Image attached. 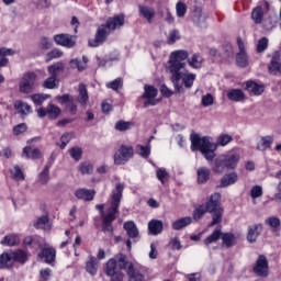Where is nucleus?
<instances>
[{"label":"nucleus","mask_w":281,"mask_h":281,"mask_svg":"<svg viewBox=\"0 0 281 281\" xmlns=\"http://www.w3.org/2000/svg\"><path fill=\"white\" fill-rule=\"evenodd\" d=\"M135 124L131 121H119L115 123L114 128L115 131H120L121 133H124V131H131Z\"/></svg>","instance_id":"44"},{"label":"nucleus","mask_w":281,"mask_h":281,"mask_svg":"<svg viewBox=\"0 0 281 281\" xmlns=\"http://www.w3.org/2000/svg\"><path fill=\"white\" fill-rule=\"evenodd\" d=\"M204 207H206L209 214H212V222L209 224V227H214V225L223 222L224 210L221 205V193L211 194Z\"/></svg>","instance_id":"6"},{"label":"nucleus","mask_w":281,"mask_h":281,"mask_svg":"<svg viewBox=\"0 0 281 281\" xmlns=\"http://www.w3.org/2000/svg\"><path fill=\"white\" fill-rule=\"evenodd\" d=\"M125 188L126 184H124V182L117 181L110 195V207L108 210V214L103 215L102 218V232L106 236H113V221L117 218L116 214H120V205L122 203Z\"/></svg>","instance_id":"2"},{"label":"nucleus","mask_w":281,"mask_h":281,"mask_svg":"<svg viewBox=\"0 0 281 281\" xmlns=\"http://www.w3.org/2000/svg\"><path fill=\"white\" fill-rule=\"evenodd\" d=\"M14 109L19 111L21 115H30V113H32V105L23 101H16L14 104Z\"/></svg>","instance_id":"37"},{"label":"nucleus","mask_w":281,"mask_h":281,"mask_svg":"<svg viewBox=\"0 0 281 281\" xmlns=\"http://www.w3.org/2000/svg\"><path fill=\"white\" fill-rule=\"evenodd\" d=\"M137 151L140 157H144L145 159L150 156V145L147 144V146L144 145H137Z\"/></svg>","instance_id":"55"},{"label":"nucleus","mask_w":281,"mask_h":281,"mask_svg":"<svg viewBox=\"0 0 281 281\" xmlns=\"http://www.w3.org/2000/svg\"><path fill=\"white\" fill-rule=\"evenodd\" d=\"M47 71L49 76H53L55 78H58L60 76L61 71H65V64L63 63H56L47 68Z\"/></svg>","instance_id":"34"},{"label":"nucleus","mask_w":281,"mask_h":281,"mask_svg":"<svg viewBox=\"0 0 281 281\" xmlns=\"http://www.w3.org/2000/svg\"><path fill=\"white\" fill-rule=\"evenodd\" d=\"M188 63L193 69H201L203 65V57H201L199 54H194L191 58L188 59Z\"/></svg>","instance_id":"42"},{"label":"nucleus","mask_w":281,"mask_h":281,"mask_svg":"<svg viewBox=\"0 0 281 281\" xmlns=\"http://www.w3.org/2000/svg\"><path fill=\"white\" fill-rule=\"evenodd\" d=\"M53 41L56 43V45L71 49L76 47L77 38L74 35L61 33L54 35Z\"/></svg>","instance_id":"11"},{"label":"nucleus","mask_w":281,"mask_h":281,"mask_svg":"<svg viewBox=\"0 0 281 281\" xmlns=\"http://www.w3.org/2000/svg\"><path fill=\"white\" fill-rule=\"evenodd\" d=\"M180 38L181 36L179 35V31L173 30L169 33L168 44L173 45V43H177Z\"/></svg>","instance_id":"63"},{"label":"nucleus","mask_w":281,"mask_h":281,"mask_svg":"<svg viewBox=\"0 0 281 281\" xmlns=\"http://www.w3.org/2000/svg\"><path fill=\"white\" fill-rule=\"evenodd\" d=\"M58 80V77L49 76L44 82L43 87L44 89H56V82Z\"/></svg>","instance_id":"52"},{"label":"nucleus","mask_w":281,"mask_h":281,"mask_svg":"<svg viewBox=\"0 0 281 281\" xmlns=\"http://www.w3.org/2000/svg\"><path fill=\"white\" fill-rule=\"evenodd\" d=\"M252 270L260 278H267L269 276V261L265 255H259Z\"/></svg>","instance_id":"12"},{"label":"nucleus","mask_w":281,"mask_h":281,"mask_svg":"<svg viewBox=\"0 0 281 281\" xmlns=\"http://www.w3.org/2000/svg\"><path fill=\"white\" fill-rule=\"evenodd\" d=\"M77 102H79L80 106L83 109L89 106V91L85 83H79Z\"/></svg>","instance_id":"17"},{"label":"nucleus","mask_w":281,"mask_h":281,"mask_svg":"<svg viewBox=\"0 0 281 281\" xmlns=\"http://www.w3.org/2000/svg\"><path fill=\"white\" fill-rule=\"evenodd\" d=\"M12 267H14L12 250L2 252L0 255V269H12Z\"/></svg>","instance_id":"19"},{"label":"nucleus","mask_w":281,"mask_h":281,"mask_svg":"<svg viewBox=\"0 0 281 281\" xmlns=\"http://www.w3.org/2000/svg\"><path fill=\"white\" fill-rule=\"evenodd\" d=\"M23 155H25L26 159H40L41 150L38 148L32 150V147H24Z\"/></svg>","instance_id":"41"},{"label":"nucleus","mask_w":281,"mask_h":281,"mask_svg":"<svg viewBox=\"0 0 281 281\" xmlns=\"http://www.w3.org/2000/svg\"><path fill=\"white\" fill-rule=\"evenodd\" d=\"M9 172L13 181H25V172H23V169H21L19 165H13V167L9 169Z\"/></svg>","instance_id":"27"},{"label":"nucleus","mask_w":281,"mask_h":281,"mask_svg":"<svg viewBox=\"0 0 281 281\" xmlns=\"http://www.w3.org/2000/svg\"><path fill=\"white\" fill-rule=\"evenodd\" d=\"M206 212H207V209L205 207V205L195 206L193 211L194 221H201V218L205 216Z\"/></svg>","instance_id":"46"},{"label":"nucleus","mask_w":281,"mask_h":281,"mask_svg":"<svg viewBox=\"0 0 281 281\" xmlns=\"http://www.w3.org/2000/svg\"><path fill=\"white\" fill-rule=\"evenodd\" d=\"M52 168V164L45 165L44 169L38 175V183L42 186H47L49 183V169Z\"/></svg>","instance_id":"32"},{"label":"nucleus","mask_w":281,"mask_h":281,"mask_svg":"<svg viewBox=\"0 0 281 281\" xmlns=\"http://www.w3.org/2000/svg\"><path fill=\"white\" fill-rule=\"evenodd\" d=\"M222 241L223 245H225V247H227V249H229V247H234V245H236V236H234V233H222Z\"/></svg>","instance_id":"39"},{"label":"nucleus","mask_w":281,"mask_h":281,"mask_svg":"<svg viewBox=\"0 0 281 281\" xmlns=\"http://www.w3.org/2000/svg\"><path fill=\"white\" fill-rule=\"evenodd\" d=\"M263 27L265 30H273L276 27V15L263 20Z\"/></svg>","instance_id":"61"},{"label":"nucleus","mask_w":281,"mask_h":281,"mask_svg":"<svg viewBox=\"0 0 281 281\" xmlns=\"http://www.w3.org/2000/svg\"><path fill=\"white\" fill-rule=\"evenodd\" d=\"M221 229H215L209 237L205 238L204 245L210 246L212 243H216L221 239Z\"/></svg>","instance_id":"45"},{"label":"nucleus","mask_w":281,"mask_h":281,"mask_svg":"<svg viewBox=\"0 0 281 281\" xmlns=\"http://www.w3.org/2000/svg\"><path fill=\"white\" fill-rule=\"evenodd\" d=\"M266 225H269L272 229H278L280 227V218L271 216L266 220Z\"/></svg>","instance_id":"60"},{"label":"nucleus","mask_w":281,"mask_h":281,"mask_svg":"<svg viewBox=\"0 0 281 281\" xmlns=\"http://www.w3.org/2000/svg\"><path fill=\"white\" fill-rule=\"evenodd\" d=\"M251 19L256 25H260L265 19V12L262 11V7H256L251 12Z\"/></svg>","instance_id":"38"},{"label":"nucleus","mask_w":281,"mask_h":281,"mask_svg":"<svg viewBox=\"0 0 281 281\" xmlns=\"http://www.w3.org/2000/svg\"><path fill=\"white\" fill-rule=\"evenodd\" d=\"M268 72L271 76H278V74H280L281 76V63H280V52L276 50L272 54L270 64L268 65Z\"/></svg>","instance_id":"14"},{"label":"nucleus","mask_w":281,"mask_h":281,"mask_svg":"<svg viewBox=\"0 0 281 281\" xmlns=\"http://www.w3.org/2000/svg\"><path fill=\"white\" fill-rule=\"evenodd\" d=\"M0 244L7 247H14L19 245V237L16 235H7L1 239Z\"/></svg>","instance_id":"43"},{"label":"nucleus","mask_w":281,"mask_h":281,"mask_svg":"<svg viewBox=\"0 0 281 281\" xmlns=\"http://www.w3.org/2000/svg\"><path fill=\"white\" fill-rule=\"evenodd\" d=\"M86 271L90 276H95L98 273V258L90 256L89 260L86 262Z\"/></svg>","instance_id":"30"},{"label":"nucleus","mask_w":281,"mask_h":281,"mask_svg":"<svg viewBox=\"0 0 281 281\" xmlns=\"http://www.w3.org/2000/svg\"><path fill=\"white\" fill-rule=\"evenodd\" d=\"M38 46L40 48L47 50L54 47V43L48 37H41Z\"/></svg>","instance_id":"53"},{"label":"nucleus","mask_w":281,"mask_h":281,"mask_svg":"<svg viewBox=\"0 0 281 281\" xmlns=\"http://www.w3.org/2000/svg\"><path fill=\"white\" fill-rule=\"evenodd\" d=\"M188 56V50L172 52L169 56L167 68L169 74H177V71L186 69V63H183V60H187Z\"/></svg>","instance_id":"7"},{"label":"nucleus","mask_w":281,"mask_h":281,"mask_svg":"<svg viewBox=\"0 0 281 281\" xmlns=\"http://www.w3.org/2000/svg\"><path fill=\"white\" fill-rule=\"evenodd\" d=\"M46 113H47L49 120H58V116L60 115L61 110H60V108H58V105L49 103L46 106Z\"/></svg>","instance_id":"35"},{"label":"nucleus","mask_w":281,"mask_h":281,"mask_svg":"<svg viewBox=\"0 0 281 281\" xmlns=\"http://www.w3.org/2000/svg\"><path fill=\"white\" fill-rule=\"evenodd\" d=\"M36 74L34 71H29L23 75L22 79L19 82V91L20 93H24L29 95L34 91V82H36Z\"/></svg>","instance_id":"8"},{"label":"nucleus","mask_w":281,"mask_h":281,"mask_svg":"<svg viewBox=\"0 0 281 281\" xmlns=\"http://www.w3.org/2000/svg\"><path fill=\"white\" fill-rule=\"evenodd\" d=\"M201 104L205 108L212 106V104H214V97L211 93L202 95Z\"/></svg>","instance_id":"59"},{"label":"nucleus","mask_w":281,"mask_h":281,"mask_svg":"<svg viewBox=\"0 0 281 281\" xmlns=\"http://www.w3.org/2000/svg\"><path fill=\"white\" fill-rule=\"evenodd\" d=\"M47 98H49V94L36 93V94L31 95V100L33 101L35 106H41L43 104V102H45V100H47Z\"/></svg>","instance_id":"49"},{"label":"nucleus","mask_w":281,"mask_h":281,"mask_svg":"<svg viewBox=\"0 0 281 281\" xmlns=\"http://www.w3.org/2000/svg\"><path fill=\"white\" fill-rule=\"evenodd\" d=\"M69 155L75 161H80L82 159V148L74 147L69 150Z\"/></svg>","instance_id":"54"},{"label":"nucleus","mask_w":281,"mask_h":281,"mask_svg":"<svg viewBox=\"0 0 281 281\" xmlns=\"http://www.w3.org/2000/svg\"><path fill=\"white\" fill-rule=\"evenodd\" d=\"M61 56H63V50L58 48H54L46 54V63H49L50 60H54L56 58H61Z\"/></svg>","instance_id":"51"},{"label":"nucleus","mask_w":281,"mask_h":281,"mask_svg":"<svg viewBox=\"0 0 281 281\" xmlns=\"http://www.w3.org/2000/svg\"><path fill=\"white\" fill-rule=\"evenodd\" d=\"M272 144H273V136L271 135L262 136L260 138V143L257 144L256 148L261 153H265V150H269V148H271Z\"/></svg>","instance_id":"28"},{"label":"nucleus","mask_w":281,"mask_h":281,"mask_svg":"<svg viewBox=\"0 0 281 281\" xmlns=\"http://www.w3.org/2000/svg\"><path fill=\"white\" fill-rule=\"evenodd\" d=\"M170 74H171V82L177 93H183V91H186L183 89V85L186 89H192L194 85V80H196V75L188 74V70H186V68L182 70H178L176 72H170Z\"/></svg>","instance_id":"5"},{"label":"nucleus","mask_w":281,"mask_h":281,"mask_svg":"<svg viewBox=\"0 0 281 281\" xmlns=\"http://www.w3.org/2000/svg\"><path fill=\"white\" fill-rule=\"evenodd\" d=\"M124 25V15H116L114 18H109L106 24H102L98 27L94 38L89 40L88 44L90 47H100L103 45L106 38H109L110 32L117 30Z\"/></svg>","instance_id":"4"},{"label":"nucleus","mask_w":281,"mask_h":281,"mask_svg":"<svg viewBox=\"0 0 281 281\" xmlns=\"http://www.w3.org/2000/svg\"><path fill=\"white\" fill-rule=\"evenodd\" d=\"M123 228L125 229L128 238H137V236H139V229L133 221L125 222Z\"/></svg>","instance_id":"25"},{"label":"nucleus","mask_w":281,"mask_h":281,"mask_svg":"<svg viewBox=\"0 0 281 281\" xmlns=\"http://www.w3.org/2000/svg\"><path fill=\"white\" fill-rule=\"evenodd\" d=\"M13 262H19L20 265H25L27 262V252L21 249L11 251Z\"/></svg>","instance_id":"33"},{"label":"nucleus","mask_w":281,"mask_h":281,"mask_svg":"<svg viewBox=\"0 0 281 281\" xmlns=\"http://www.w3.org/2000/svg\"><path fill=\"white\" fill-rule=\"evenodd\" d=\"M150 273H153V270L149 268H144L142 272L135 269V266L132 269L126 270L128 281H150V277H148Z\"/></svg>","instance_id":"10"},{"label":"nucleus","mask_w":281,"mask_h":281,"mask_svg":"<svg viewBox=\"0 0 281 281\" xmlns=\"http://www.w3.org/2000/svg\"><path fill=\"white\" fill-rule=\"evenodd\" d=\"M74 137L72 134L70 133H66L60 137V142L61 144L59 145V148H61V150H65V148H67V145L69 144V142H71V138Z\"/></svg>","instance_id":"58"},{"label":"nucleus","mask_w":281,"mask_h":281,"mask_svg":"<svg viewBox=\"0 0 281 281\" xmlns=\"http://www.w3.org/2000/svg\"><path fill=\"white\" fill-rule=\"evenodd\" d=\"M79 171L81 175H91V172H93V165L89 162H81L79 165Z\"/></svg>","instance_id":"56"},{"label":"nucleus","mask_w":281,"mask_h":281,"mask_svg":"<svg viewBox=\"0 0 281 281\" xmlns=\"http://www.w3.org/2000/svg\"><path fill=\"white\" fill-rule=\"evenodd\" d=\"M135 265L128 260V257L124 254H117L114 258L108 260L105 274L111 281H124V272L131 271Z\"/></svg>","instance_id":"3"},{"label":"nucleus","mask_w":281,"mask_h":281,"mask_svg":"<svg viewBox=\"0 0 281 281\" xmlns=\"http://www.w3.org/2000/svg\"><path fill=\"white\" fill-rule=\"evenodd\" d=\"M144 94L143 98H145L147 101L144 103V109H148V106H155L157 105V103L159 102V100H155V97L157 95V93H159V91L157 90V88L153 87V86H148L146 85L144 87Z\"/></svg>","instance_id":"13"},{"label":"nucleus","mask_w":281,"mask_h":281,"mask_svg":"<svg viewBox=\"0 0 281 281\" xmlns=\"http://www.w3.org/2000/svg\"><path fill=\"white\" fill-rule=\"evenodd\" d=\"M33 227H35V229H52V224H49V216L42 215L37 217V220L33 223Z\"/></svg>","instance_id":"24"},{"label":"nucleus","mask_w":281,"mask_h":281,"mask_svg":"<svg viewBox=\"0 0 281 281\" xmlns=\"http://www.w3.org/2000/svg\"><path fill=\"white\" fill-rule=\"evenodd\" d=\"M27 131V124L21 123L13 127L14 135H21V133H25Z\"/></svg>","instance_id":"64"},{"label":"nucleus","mask_w":281,"mask_h":281,"mask_svg":"<svg viewBox=\"0 0 281 281\" xmlns=\"http://www.w3.org/2000/svg\"><path fill=\"white\" fill-rule=\"evenodd\" d=\"M232 135L222 134L217 137L215 145L210 142V137L204 136L201 137L196 133H191L190 142H191V150L192 153H196L200 150L206 161H214V157H216V146H227L232 142Z\"/></svg>","instance_id":"1"},{"label":"nucleus","mask_w":281,"mask_h":281,"mask_svg":"<svg viewBox=\"0 0 281 281\" xmlns=\"http://www.w3.org/2000/svg\"><path fill=\"white\" fill-rule=\"evenodd\" d=\"M246 90L252 95H262V93H265V86L257 83L256 81H247Z\"/></svg>","instance_id":"22"},{"label":"nucleus","mask_w":281,"mask_h":281,"mask_svg":"<svg viewBox=\"0 0 281 281\" xmlns=\"http://www.w3.org/2000/svg\"><path fill=\"white\" fill-rule=\"evenodd\" d=\"M227 98L232 102H243L245 100V92L240 89H232L227 92Z\"/></svg>","instance_id":"31"},{"label":"nucleus","mask_w":281,"mask_h":281,"mask_svg":"<svg viewBox=\"0 0 281 281\" xmlns=\"http://www.w3.org/2000/svg\"><path fill=\"white\" fill-rule=\"evenodd\" d=\"M225 168H227L225 162V155H221L215 159L213 172H215V175H223V172H225Z\"/></svg>","instance_id":"29"},{"label":"nucleus","mask_w":281,"mask_h":281,"mask_svg":"<svg viewBox=\"0 0 281 281\" xmlns=\"http://www.w3.org/2000/svg\"><path fill=\"white\" fill-rule=\"evenodd\" d=\"M138 14L139 16H142V19H145L147 23H153L155 21L157 12L153 7L138 4Z\"/></svg>","instance_id":"15"},{"label":"nucleus","mask_w":281,"mask_h":281,"mask_svg":"<svg viewBox=\"0 0 281 281\" xmlns=\"http://www.w3.org/2000/svg\"><path fill=\"white\" fill-rule=\"evenodd\" d=\"M236 181H238V173L237 172L226 173L221 179L220 188H227L229 186H234V183H236Z\"/></svg>","instance_id":"26"},{"label":"nucleus","mask_w":281,"mask_h":281,"mask_svg":"<svg viewBox=\"0 0 281 281\" xmlns=\"http://www.w3.org/2000/svg\"><path fill=\"white\" fill-rule=\"evenodd\" d=\"M75 196L79 199V201H93V199H95V190L81 188L75 191Z\"/></svg>","instance_id":"18"},{"label":"nucleus","mask_w":281,"mask_h":281,"mask_svg":"<svg viewBox=\"0 0 281 281\" xmlns=\"http://www.w3.org/2000/svg\"><path fill=\"white\" fill-rule=\"evenodd\" d=\"M188 225H192V217L190 216L178 218L171 223V227L175 232H180V229L188 227Z\"/></svg>","instance_id":"23"},{"label":"nucleus","mask_w":281,"mask_h":281,"mask_svg":"<svg viewBox=\"0 0 281 281\" xmlns=\"http://www.w3.org/2000/svg\"><path fill=\"white\" fill-rule=\"evenodd\" d=\"M250 196L251 199H260L262 196V187L254 186L250 190Z\"/></svg>","instance_id":"62"},{"label":"nucleus","mask_w":281,"mask_h":281,"mask_svg":"<svg viewBox=\"0 0 281 281\" xmlns=\"http://www.w3.org/2000/svg\"><path fill=\"white\" fill-rule=\"evenodd\" d=\"M164 232V222L159 220H151L148 223V233L151 236H159Z\"/></svg>","instance_id":"21"},{"label":"nucleus","mask_w":281,"mask_h":281,"mask_svg":"<svg viewBox=\"0 0 281 281\" xmlns=\"http://www.w3.org/2000/svg\"><path fill=\"white\" fill-rule=\"evenodd\" d=\"M156 177H157V179H159V181L161 183H166V181H168V179H170V173H168L166 168H158L156 170Z\"/></svg>","instance_id":"48"},{"label":"nucleus","mask_w":281,"mask_h":281,"mask_svg":"<svg viewBox=\"0 0 281 281\" xmlns=\"http://www.w3.org/2000/svg\"><path fill=\"white\" fill-rule=\"evenodd\" d=\"M260 234H262V224H255L252 226H249L247 233L248 243H256Z\"/></svg>","instance_id":"20"},{"label":"nucleus","mask_w":281,"mask_h":281,"mask_svg":"<svg viewBox=\"0 0 281 281\" xmlns=\"http://www.w3.org/2000/svg\"><path fill=\"white\" fill-rule=\"evenodd\" d=\"M224 161L226 164V168L234 170L240 161V157L238 155H224Z\"/></svg>","instance_id":"36"},{"label":"nucleus","mask_w":281,"mask_h":281,"mask_svg":"<svg viewBox=\"0 0 281 281\" xmlns=\"http://www.w3.org/2000/svg\"><path fill=\"white\" fill-rule=\"evenodd\" d=\"M37 256L38 258H45L46 265H54L56 261V249L53 247H44Z\"/></svg>","instance_id":"16"},{"label":"nucleus","mask_w":281,"mask_h":281,"mask_svg":"<svg viewBox=\"0 0 281 281\" xmlns=\"http://www.w3.org/2000/svg\"><path fill=\"white\" fill-rule=\"evenodd\" d=\"M267 47H269V38L262 37L257 44L258 54H262V52H265Z\"/></svg>","instance_id":"57"},{"label":"nucleus","mask_w":281,"mask_h":281,"mask_svg":"<svg viewBox=\"0 0 281 281\" xmlns=\"http://www.w3.org/2000/svg\"><path fill=\"white\" fill-rule=\"evenodd\" d=\"M236 63L238 67H247L249 65V59L247 58V53H238L236 57Z\"/></svg>","instance_id":"50"},{"label":"nucleus","mask_w":281,"mask_h":281,"mask_svg":"<svg viewBox=\"0 0 281 281\" xmlns=\"http://www.w3.org/2000/svg\"><path fill=\"white\" fill-rule=\"evenodd\" d=\"M210 179V169L201 167L198 169V183H206Z\"/></svg>","instance_id":"40"},{"label":"nucleus","mask_w":281,"mask_h":281,"mask_svg":"<svg viewBox=\"0 0 281 281\" xmlns=\"http://www.w3.org/2000/svg\"><path fill=\"white\" fill-rule=\"evenodd\" d=\"M188 12V5H186L184 2L179 1L176 4V14L179 19H183L186 16V13Z\"/></svg>","instance_id":"47"},{"label":"nucleus","mask_w":281,"mask_h":281,"mask_svg":"<svg viewBox=\"0 0 281 281\" xmlns=\"http://www.w3.org/2000/svg\"><path fill=\"white\" fill-rule=\"evenodd\" d=\"M133 153L131 146L122 145L114 155V164H116V166H124L126 161L133 158Z\"/></svg>","instance_id":"9"}]
</instances>
